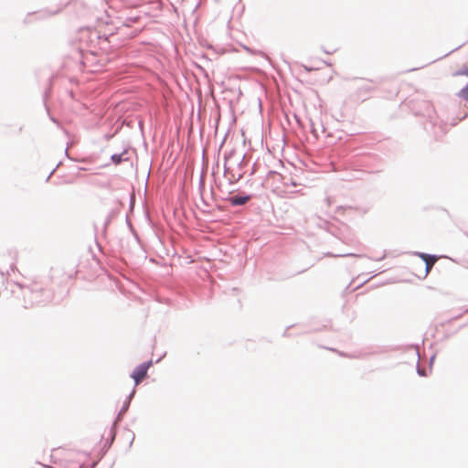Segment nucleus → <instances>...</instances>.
I'll list each match as a JSON object with an SVG mask.
<instances>
[{
	"label": "nucleus",
	"mask_w": 468,
	"mask_h": 468,
	"mask_svg": "<svg viewBox=\"0 0 468 468\" xmlns=\"http://www.w3.org/2000/svg\"><path fill=\"white\" fill-rule=\"evenodd\" d=\"M419 256L425 262L424 277H426L430 273L434 263L436 262L437 257L433 256V255L425 254V253H420Z\"/></svg>",
	"instance_id": "f03ea898"
},
{
	"label": "nucleus",
	"mask_w": 468,
	"mask_h": 468,
	"mask_svg": "<svg viewBox=\"0 0 468 468\" xmlns=\"http://www.w3.org/2000/svg\"><path fill=\"white\" fill-rule=\"evenodd\" d=\"M249 197H232L231 198V203L233 205H243L245 204L247 201H248Z\"/></svg>",
	"instance_id": "20e7f679"
},
{
	"label": "nucleus",
	"mask_w": 468,
	"mask_h": 468,
	"mask_svg": "<svg viewBox=\"0 0 468 468\" xmlns=\"http://www.w3.org/2000/svg\"><path fill=\"white\" fill-rule=\"evenodd\" d=\"M112 158L115 164H119L121 162V156L112 155Z\"/></svg>",
	"instance_id": "423d86ee"
},
{
	"label": "nucleus",
	"mask_w": 468,
	"mask_h": 468,
	"mask_svg": "<svg viewBox=\"0 0 468 468\" xmlns=\"http://www.w3.org/2000/svg\"><path fill=\"white\" fill-rule=\"evenodd\" d=\"M458 74L468 76V68H465L463 70L459 71ZM459 96L463 100L468 101V84L460 90Z\"/></svg>",
	"instance_id": "7ed1b4c3"
},
{
	"label": "nucleus",
	"mask_w": 468,
	"mask_h": 468,
	"mask_svg": "<svg viewBox=\"0 0 468 468\" xmlns=\"http://www.w3.org/2000/svg\"><path fill=\"white\" fill-rule=\"evenodd\" d=\"M78 274V271L75 269V268H71L67 272V275L70 278V279H75L76 276Z\"/></svg>",
	"instance_id": "39448f33"
},
{
	"label": "nucleus",
	"mask_w": 468,
	"mask_h": 468,
	"mask_svg": "<svg viewBox=\"0 0 468 468\" xmlns=\"http://www.w3.org/2000/svg\"><path fill=\"white\" fill-rule=\"evenodd\" d=\"M151 365L152 362L149 361L146 363H143L135 367L132 374V378H133L135 385H138L145 378V377L147 376V371Z\"/></svg>",
	"instance_id": "f257e3e1"
}]
</instances>
